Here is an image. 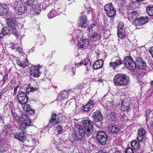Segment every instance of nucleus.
<instances>
[{"label": "nucleus", "mask_w": 153, "mask_h": 153, "mask_svg": "<svg viewBox=\"0 0 153 153\" xmlns=\"http://www.w3.org/2000/svg\"><path fill=\"white\" fill-rule=\"evenodd\" d=\"M136 60L135 63L131 56H126L124 60L125 66L129 70H134L137 66L143 62L142 59L140 58H137Z\"/></svg>", "instance_id": "nucleus-2"}, {"label": "nucleus", "mask_w": 153, "mask_h": 153, "mask_svg": "<svg viewBox=\"0 0 153 153\" xmlns=\"http://www.w3.org/2000/svg\"><path fill=\"white\" fill-rule=\"evenodd\" d=\"M35 1V0H27V3L28 5L32 6L34 5Z\"/></svg>", "instance_id": "nucleus-43"}, {"label": "nucleus", "mask_w": 153, "mask_h": 153, "mask_svg": "<svg viewBox=\"0 0 153 153\" xmlns=\"http://www.w3.org/2000/svg\"><path fill=\"white\" fill-rule=\"evenodd\" d=\"M82 123L85 130L80 125H75L74 128L75 135L79 140L82 139L84 137L85 133L88 136L90 135L93 132L92 123L90 120L88 119L83 120Z\"/></svg>", "instance_id": "nucleus-1"}, {"label": "nucleus", "mask_w": 153, "mask_h": 153, "mask_svg": "<svg viewBox=\"0 0 153 153\" xmlns=\"http://www.w3.org/2000/svg\"><path fill=\"white\" fill-rule=\"evenodd\" d=\"M19 88V86H17L14 88V95H15L17 93Z\"/></svg>", "instance_id": "nucleus-52"}, {"label": "nucleus", "mask_w": 153, "mask_h": 153, "mask_svg": "<svg viewBox=\"0 0 153 153\" xmlns=\"http://www.w3.org/2000/svg\"><path fill=\"white\" fill-rule=\"evenodd\" d=\"M2 33L5 35L10 33V30L6 27H4L2 29Z\"/></svg>", "instance_id": "nucleus-37"}, {"label": "nucleus", "mask_w": 153, "mask_h": 153, "mask_svg": "<svg viewBox=\"0 0 153 153\" xmlns=\"http://www.w3.org/2000/svg\"><path fill=\"white\" fill-rule=\"evenodd\" d=\"M146 131L143 128H141L138 130L137 140L139 142L143 141L146 136Z\"/></svg>", "instance_id": "nucleus-11"}, {"label": "nucleus", "mask_w": 153, "mask_h": 153, "mask_svg": "<svg viewBox=\"0 0 153 153\" xmlns=\"http://www.w3.org/2000/svg\"><path fill=\"white\" fill-rule=\"evenodd\" d=\"M14 49H16V51H18L19 53H21L22 52V49L20 46H18L17 45H15L14 46Z\"/></svg>", "instance_id": "nucleus-38"}, {"label": "nucleus", "mask_w": 153, "mask_h": 153, "mask_svg": "<svg viewBox=\"0 0 153 153\" xmlns=\"http://www.w3.org/2000/svg\"><path fill=\"white\" fill-rule=\"evenodd\" d=\"M120 104L121 105L120 109L123 111L128 110L130 108V103L127 101L121 100L120 101Z\"/></svg>", "instance_id": "nucleus-14"}, {"label": "nucleus", "mask_w": 153, "mask_h": 153, "mask_svg": "<svg viewBox=\"0 0 153 153\" xmlns=\"http://www.w3.org/2000/svg\"><path fill=\"white\" fill-rule=\"evenodd\" d=\"M56 15V12L54 10H51L48 16L49 18H51L54 17Z\"/></svg>", "instance_id": "nucleus-34"}, {"label": "nucleus", "mask_w": 153, "mask_h": 153, "mask_svg": "<svg viewBox=\"0 0 153 153\" xmlns=\"http://www.w3.org/2000/svg\"><path fill=\"white\" fill-rule=\"evenodd\" d=\"M69 92L70 91H69L64 90L63 91H61L60 93H64L65 92H66V94H65L62 95V97L65 99H67L68 98V95L69 94Z\"/></svg>", "instance_id": "nucleus-41"}, {"label": "nucleus", "mask_w": 153, "mask_h": 153, "mask_svg": "<svg viewBox=\"0 0 153 153\" xmlns=\"http://www.w3.org/2000/svg\"><path fill=\"white\" fill-rule=\"evenodd\" d=\"M97 140L98 142L102 145L105 144L107 139V136L103 131L98 132L97 135Z\"/></svg>", "instance_id": "nucleus-8"}, {"label": "nucleus", "mask_w": 153, "mask_h": 153, "mask_svg": "<svg viewBox=\"0 0 153 153\" xmlns=\"http://www.w3.org/2000/svg\"><path fill=\"white\" fill-rule=\"evenodd\" d=\"M123 63L122 61L120 59H117L114 62H111L110 63V65L111 67H112L113 68L117 66L122 64Z\"/></svg>", "instance_id": "nucleus-27"}, {"label": "nucleus", "mask_w": 153, "mask_h": 153, "mask_svg": "<svg viewBox=\"0 0 153 153\" xmlns=\"http://www.w3.org/2000/svg\"><path fill=\"white\" fill-rule=\"evenodd\" d=\"M104 10L107 16L109 17H113L116 13L112 3L105 5L104 6Z\"/></svg>", "instance_id": "nucleus-7"}, {"label": "nucleus", "mask_w": 153, "mask_h": 153, "mask_svg": "<svg viewBox=\"0 0 153 153\" xmlns=\"http://www.w3.org/2000/svg\"><path fill=\"white\" fill-rule=\"evenodd\" d=\"M78 25L81 27L85 28L88 26L87 19L86 16H82L79 18L78 22Z\"/></svg>", "instance_id": "nucleus-13"}, {"label": "nucleus", "mask_w": 153, "mask_h": 153, "mask_svg": "<svg viewBox=\"0 0 153 153\" xmlns=\"http://www.w3.org/2000/svg\"><path fill=\"white\" fill-rule=\"evenodd\" d=\"M18 99L19 103L22 105L27 102L28 97L25 93L22 92L18 94Z\"/></svg>", "instance_id": "nucleus-9"}, {"label": "nucleus", "mask_w": 153, "mask_h": 153, "mask_svg": "<svg viewBox=\"0 0 153 153\" xmlns=\"http://www.w3.org/2000/svg\"><path fill=\"white\" fill-rule=\"evenodd\" d=\"M81 41L80 42V48H85L88 46L89 44V40L88 39H83L82 38H81L80 39Z\"/></svg>", "instance_id": "nucleus-24"}, {"label": "nucleus", "mask_w": 153, "mask_h": 153, "mask_svg": "<svg viewBox=\"0 0 153 153\" xmlns=\"http://www.w3.org/2000/svg\"><path fill=\"white\" fill-rule=\"evenodd\" d=\"M92 117L93 120L95 122L100 121L102 120V115L99 111L94 112L93 114Z\"/></svg>", "instance_id": "nucleus-19"}, {"label": "nucleus", "mask_w": 153, "mask_h": 153, "mask_svg": "<svg viewBox=\"0 0 153 153\" xmlns=\"http://www.w3.org/2000/svg\"><path fill=\"white\" fill-rule=\"evenodd\" d=\"M141 25L145 24L148 20V18L147 16H142L139 18Z\"/></svg>", "instance_id": "nucleus-33"}, {"label": "nucleus", "mask_w": 153, "mask_h": 153, "mask_svg": "<svg viewBox=\"0 0 153 153\" xmlns=\"http://www.w3.org/2000/svg\"><path fill=\"white\" fill-rule=\"evenodd\" d=\"M114 82L116 85H126L129 82L128 77L126 75L119 74L116 75L114 79Z\"/></svg>", "instance_id": "nucleus-4"}, {"label": "nucleus", "mask_w": 153, "mask_h": 153, "mask_svg": "<svg viewBox=\"0 0 153 153\" xmlns=\"http://www.w3.org/2000/svg\"><path fill=\"white\" fill-rule=\"evenodd\" d=\"M50 6H47L46 8L45 9H47V10H48V9H50Z\"/></svg>", "instance_id": "nucleus-62"}, {"label": "nucleus", "mask_w": 153, "mask_h": 153, "mask_svg": "<svg viewBox=\"0 0 153 153\" xmlns=\"http://www.w3.org/2000/svg\"><path fill=\"white\" fill-rule=\"evenodd\" d=\"M98 153H106V152H103L102 150L99 151Z\"/></svg>", "instance_id": "nucleus-58"}, {"label": "nucleus", "mask_w": 153, "mask_h": 153, "mask_svg": "<svg viewBox=\"0 0 153 153\" xmlns=\"http://www.w3.org/2000/svg\"><path fill=\"white\" fill-rule=\"evenodd\" d=\"M56 128L59 133L61 134L63 132V129L61 126H58L56 127Z\"/></svg>", "instance_id": "nucleus-40"}, {"label": "nucleus", "mask_w": 153, "mask_h": 153, "mask_svg": "<svg viewBox=\"0 0 153 153\" xmlns=\"http://www.w3.org/2000/svg\"><path fill=\"white\" fill-rule=\"evenodd\" d=\"M17 122L20 126H21L24 129L27 126H30L31 123V121L27 116L25 115L18 118Z\"/></svg>", "instance_id": "nucleus-6"}, {"label": "nucleus", "mask_w": 153, "mask_h": 153, "mask_svg": "<svg viewBox=\"0 0 153 153\" xmlns=\"http://www.w3.org/2000/svg\"><path fill=\"white\" fill-rule=\"evenodd\" d=\"M108 104H110V105H113V103H112L111 102H110V101H109V102H108Z\"/></svg>", "instance_id": "nucleus-57"}, {"label": "nucleus", "mask_w": 153, "mask_h": 153, "mask_svg": "<svg viewBox=\"0 0 153 153\" xmlns=\"http://www.w3.org/2000/svg\"><path fill=\"white\" fill-rule=\"evenodd\" d=\"M3 92L2 91L0 92V97L3 94Z\"/></svg>", "instance_id": "nucleus-61"}, {"label": "nucleus", "mask_w": 153, "mask_h": 153, "mask_svg": "<svg viewBox=\"0 0 153 153\" xmlns=\"http://www.w3.org/2000/svg\"><path fill=\"white\" fill-rule=\"evenodd\" d=\"M82 64L87 66L86 68L87 71H88L89 70V68L91 66V63L89 59H85L79 62H75V65L76 67H79Z\"/></svg>", "instance_id": "nucleus-12"}, {"label": "nucleus", "mask_w": 153, "mask_h": 153, "mask_svg": "<svg viewBox=\"0 0 153 153\" xmlns=\"http://www.w3.org/2000/svg\"><path fill=\"white\" fill-rule=\"evenodd\" d=\"M38 89V88L36 87H33L30 86V85L29 84L27 86L26 88V92L27 93H29L30 92H33L35 91H36Z\"/></svg>", "instance_id": "nucleus-30"}, {"label": "nucleus", "mask_w": 153, "mask_h": 153, "mask_svg": "<svg viewBox=\"0 0 153 153\" xmlns=\"http://www.w3.org/2000/svg\"><path fill=\"white\" fill-rule=\"evenodd\" d=\"M84 84H80L77 85L76 88H77L79 90L81 89L83 86Z\"/></svg>", "instance_id": "nucleus-47"}, {"label": "nucleus", "mask_w": 153, "mask_h": 153, "mask_svg": "<svg viewBox=\"0 0 153 153\" xmlns=\"http://www.w3.org/2000/svg\"><path fill=\"white\" fill-rule=\"evenodd\" d=\"M22 107L24 111L27 112L29 114H33L34 113L35 110L31 109L29 105L25 104L22 105Z\"/></svg>", "instance_id": "nucleus-22"}, {"label": "nucleus", "mask_w": 153, "mask_h": 153, "mask_svg": "<svg viewBox=\"0 0 153 153\" xmlns=\"http://www.w3.org/2000/svg\"><path fill=\"white\" fill-rule=\"evenodd\" d=\"M131 145L132 147L136 150H138L140 147L139 143L135 140L132 141L131 142Z\"/></svg>", "instance_id": "nucleus-29"}, {"label": "nucleus", "mask_w": 153, "mask_h": 153, "mask_svg": "<svg viewBox=\"0 0 153 153\" xmlns=\"http://www.w3.org/2000/svg\"><path fill=\"white\" fill-rule=\"evenodd\" d=\"M149 52L153 57V46L149 50Z\"/></svg>", "instance_id": "nucleus-53"}, {"label": "nucleus", "mask_w": 153, "mask_h": 153, "mask_svg": "<svg viewBox=\"0 0 153 153\" xmlns=\"http://www.w3.org/2000/svg\"><path fill=\"white\" fill-rule=\"evenodd\" d=\"M32 141L34 143H35L36 142V141L35 140V139H32Z\"/></svg>", "instance_id": "nucleus-60"}, {"label": "nucleus", "mask_w": 153, "mask_h": 153, "mask_svg": "<svg viewBox=\"0 0 153 153\" xmlns=\"http://www.w3.org/2000/svg\"><path fill=\"white\" fill-rule=\"evenodd\" d=\"M116 114L114 112H111L110 114V120L112 121H115L116 119Z\"/></svg>", "instance_id": "nucleus-39"}, {"label": "nucleus", "mask_w": 153, "mask_h": 153, "mask_svg": "<svg viewBox=\"0 0 153 153\" xmlns=\"http://www.w3.org/2000/svg\"><path fill=\"white\" fill-rule=\"evenodd\" d=\"M146 10L149 16H153V5L148 6L146 8Z\"/></svg>", "instance_id": "nucleus-31"}, {"label": "nucleus", "mask_w": 153, "mask_h": 153, "mask_svg": "<svg viewBox=\"0 0 153 153\" xmlns=\"http://www.w3.org/2000/svg\"><path fill=\"white\" fill-rule=\"evenodd\" d=\"M13 7L14 9L15 12L19 15L24 14L27 10L26 4L21 0L15 1Z\"/></svg>", "instance_id": "nucleus-3"}, {"label": "nucleus", "mask_w": 153, "mask_h": 153, "mask_svg": "<svg viewBox=\"0 0 153 153\" xmlns=\"http://www.w3.org/2000/svg\"><path fill=\"white\" fill-rule=\"evenodd\" d=\"M138 16L137 11L136 10L132 11L130 13H128V17L129 20L131 21H133L136 19Z\"/></svg>", "instance_id": "nucleus-25"}, {"label": "nucleus", "mask_w": 153, "mask_h": 153, "mask_svg": "<svg viewBox=\"0 0 153 153\" xmlns=\"http://www.w3.org/2000/svg\"><path fill=\"white\" fill-rule=\"evenodd\" d=\"M66 92L64 93H59L57 99V101L58 102H61L62 100L65 99L62 97V95L66 94Z\"/></svg>", "instance_id": "nucleus-36"}, {"label": "nucleus", "mask_w": 153, "mask_h": 153, "mask_svg": "<svg viewBox=\"0 0 153 153\" xmlns=\"http://www.w3.org/2000/svg\"><path fill=\"white\" fill-rule=\"evenodd\" d=\"M15 137L23 142H24L26 139V135L23 132L16 133L15 135Z\"/></svg>", "instance_id": "nucleus-17"}, {"label": "nucleus", "mask_w": 153, "mask_h": 153, "mask_svg": "<svg viewBox=\"0 0 153 153\" xmlns=\"http://www.w3.org/2000/svg\"><path fill=\"white\" fill-rule=\"evenodd\" d=\"M7 24L8 26L12 29V32L17 38H19V34L18 32L17 28L18 23L15 20L14 18L10 17L7 20Z\"/></svg>", "instance_id": "nucleus-5"}, {"label": "nucleus", "mask_w": 153, "mask_h": 153, "mask_svg": "<svg viewBox=\"0 0 153 153\" xmlns=\"http://www.w3.org/2000/svg\"><path fill=\"white\" fill-rule=\"evenodd\" d=\"M32 13L35 16L38 15L41 12L40 8L39 5L37 6L36 4H34L32 6Z\"/></svg>", "instance_id": "nucleus-23"}, {"label": "nucleus", "mask_w": 153, "mask_h": 153, "mask_svg": "<svg viewBox=\"0 0 153 153\" xmlns=\"http://www.w3.org/2000/svg\"><path fill=\"white\" fill-rule=\"evenodd\" d=\"M100 38V35L97 33L92 34L90 38V39L92 41L96 42L98 41Z\"/></svg>", "instance_id": "nucleus-26"}, {"label": "nucleus", "mask_w": 153, "mask_h": 153, "mask_svg": "<svg viewBox=\"0 0 153 153\" xmlns=\"http://www.w3.org/2000/svg\"><path fill=\"white\" fill-rule=\"evenodd\" d=\"M113 153H121L120 151H116Z\"/></svg>", "instance_id": "nucleus-59"}, {"label": "nucleus", "mask_w": 153, "mask_h": 153, "mask_svg": "<svg viewBox=\"0 0 153 153\" xmlns=\"http://www.w3.org/2000/svg\"><path fill=\"white\" fill-rule=\"evenodd\" d=\"M4 120L3 116L0 115V123L3 122Z\"/></svg>", "instance_id": "nucleus-54"}, {"label": "nucleus", "mask_w": 153, "mask_h": 153, "mask_svg": "<svg viewBox=\"0 0 153 153\" xmlns=\"http://www.w3.org/2000/svg\"><path fill=\"white\" fill-rule=\"evenodd\" d=\"M96 54L97 56V59L98 60L99 59H98L99 57L102 59V58L101 57V56L102 55V53H100V52H96Z\"/></svg>", "instance_id": "nucleus-48"}, {"label": "nucleus", "mask_w": 153, "mask_h": 153, "mask_svg": "<svg viewBox=\"0 0 153 153\" xmlns=\"http://www.w3.org/2000/svg\"><path fill=\"white\" fill-rule=\"evenodd\" d=\"M14 1L13 0H8V3L9 4L13 7V5L14 4Z\"/></svg>", "instance_id": "nucleus-49"}, {"label": "nucleus", "mask_w": 153, "mask_h": 153, "mask_svg": "<svg viewBox=\"0 0 153 153\" xmlns=\"http://www.w3.org/2000/svg\"><path fill=\"white\" fill-rule=\"evenodd\" d=\"M5 36V35H4V34H3V33H0V40L3 37Z\"/></svg>", "instance_id": "nucleus-55"}, {"label": "nucleus", "mask_w": 153, "mask_h": 153, "mask_svg": "<svg viewBox=\"0 0 153 153\" xmlns=\"http://www.w3.org/2000/svg\"><path fill=\"white\" fill-rule=\"evenodd\" d=\"M12 114L14 117V120H17H17L18 119V118H19V117H18L16 113L15 114L13 112V110L12 111Z\"/></svg>", "instance_id": "nucleus-46"}, {"label": "nucleus", "mask_w": 153, "mask_h": 153, "mask_svg": "<svg viewBox=\"0 0 153 153\" xmlns=\"http://www.w3.org/2000/svg\"><path fill=\"white\" fill-rule=\"evenodd\" d=\"M108 128L109 131L112 133H117L120 130V128L118 126L113 124H109Z\"/></svg>", "instance_id": "nucleus-16"}, {"label": "nucleus", "mask_w": 153, "mask_h": 153, "mask_svg": "<svg viewBox=\"0 0 153 153\" xmlns=\"http://www.w3.org/2000/svg\"><path fill=\"white\" fill-rule=\"evenodd\" d=\"M117 35L118 37L120 38H123L125 37V33L124 30H118Z\"/></svg>", "instance_id": "nucleus-32"}, {"label": "nucleus", "mask_w": 153, "mask_h": 153, "mask_svg": "<svg viewBox=\"0 0 153 153\" xmlns=\"http://www.w3.org/2000/svg\"><path fill=\"white\" fill-rule=\"evenodd\" d=\"M7 5L3 4H0V16H2L7 14L8 11Z\"/></svg>", "instance_id": "nucleus-20"}, {"label": "nucleus", "mask_w": 153, "mask_h": 153, "mask_svg": "<svg viewBox=\"0 0 153 153\" xmlns=\"http://www.w3.org/2000/svg\"><path fill=\"white\" fill-rule=\"evenodd\" d=\"M98 59H99L97 61L94 65V68L95 69L101 68L103 64V62L102 59L99 57Z\"/></svg>", "instance_id": "nucleus-21"}, {"label": "nucleus", "mask_w": 153, "mask_h": 153, "mask_svg": "<svg viewBox=\"0 0 153 153\" xmlns=\"http://www.w3.org/2000/svg\"><path fill=\"white\" fill-rule=\"evenodd\" d=\"M41 66H32L30 69L31 74L34 77H38L41 72L39 71V68Z\"/></svg>", "instance_id": "nucleus-10"}, {"label": "nucleus", "mask_w": 153, "mask_h": 153, "mask_svg": "<svg viewBox=\"0 0 153 153\" xmlns=\"http://www.w3.org/2000/svg\"><path fill=\"white\" fill-rule=\"evenodd\" d=\"M94 108L93 102L91 100H90L88 103L86 105L82 106L81 109L83 111H87L92 110Z\"/></svg>", "instance_id": "nucleus-15"}, {"label": "nucleus", "mask_w": 153, "mask_h": 153, "mask_svg": "<svg viewBox=\"0 0 153 153\" xmlns=\"http://www.w3.org/2000/svg\"><path fill=\"white\" fill-rule=\"evenodd\" d=\"M137 67L140 69L144 70L146 68L147 66L146 63L143 61Z\"/></svg>", "instance_id": "nucleus-35"}, {"label": "nucleus", "mask_w": 153, "mask_h": 153, "mask_svg": "<svg viewBox=\"0 0 153 153\" xmlns=\"http://www.w3.org/2000/svg\"><path fill=\"white\" fill-rule=\"evenodd\" d=\"M54 144H55V145H57L58 144V142L56 141H55V142H54Z\"/></svg>", "instance_id": "nucleus-63"}, {"label": "nucleus", "mask_w": 153, "mask_h": 153, "mask_svg": "<svg viewBox=\"0 0 153 153\" xmlns=\"http://www.w3.org/2000/svg\"><path fill=\"white\" fill-rule=\"evenodd\" d=\"M126 153H134L133 150L131 148H127L126 150Z\"/></svg>", "instance_id": "nucleus-45"}, {"label": "nucleus", "mask_w": 153, "mask_h": 153, "mask_svg": "<svg viewBox=\"0 0 153 153\" xmlns=\"http://www.w3.org/2000/svg\"><path fill=\"white\" fill-rule=\"evenodd\" d=\"M132 22H133V23L136 25H141L139 18L138 19H136Z\"/></svg>", "instance_id": "nucleus-42"}, {"label": "nucleus", "mask_w": 153, "mask_h": 153, "mask_svg": "<svg viewBox=\"0 0 153 153\" xmlns=\"http://www.w3.org/2000/svg\"><path fill=\"white\" fill-rule=\"evenodd\" d=\"M17 63L19 65L22 66L23 68L28 66L29 65V62L27 58L25 62H21L20 60H17Z\"/></svg>", "instance_id": "nucleus-28"}, {"label": "nucleus", "mask_w": 153, "mask_h": 153, "mask_svg": "<svg viewBox=\"0 0 153 153\" xmlns=\"http://www.w3.org/2000/svg\"><path fill=\"white\" fill-rule=\"evenodd\" d=\"M123 26L124 25L123 23L122 22H120L118 24V30H123Z\"/></svg>", "instance_id": "nucleus-44"}, {"label": "nucleus", "mask_w": 153, "mask_h": 153, "mask_svg": "<svg viewBox=\"0 0 153 153\" xmlns=\"http://www.w3.org/2000/svg\"><path fill=\"white\" fill-rule=\"evenodd\" d=\"M75 68H74V69H73V75H74L75 74Z\"/></svg>", "instance_id": "nucleus-56"}, {"label": "nucleus", "mask_w": 153, "mask_h": 153, "mask_svg": "<svg viewBox=\"0 0 153 153\" xmlns=\"http://www.w3.org/2000/svg\"><path fill=\"white\" fill-rule=\"evenodd\" d=\"M151 85H153V81H151Z\"/></svg>", "instance_id": "nucleus-64"}, {"label": "nucleus", "mask_w": 153, "mask_h": 153, "mask_svg": "<svg viewBox=\"0 0 153 153\" xmlns=\"http://www.w3.org/2000/svg\"><path fill=\"white\" fill-rule=\"evenodd\" d=\"M59 120L58 115L56 114H53L49 121V124L51 125L54 126L58 123Z\"/></svg>", "instance_id": "nucleus-18"}, {"label": "nucleus", "mask_w": 153, "mask_h": 153, "mask_svg": "<svg viewBox=\"0 0 153 153\" xmlns=\"http://www.w3.org/2000/svg\"><path fill=\"white\" fill-rule=\"evenodd\" d=\"M151 112L150 110H148L146 112V120H147V117H148L149 114Z\"/></svg>", "instance_id": "nucleus-50"}, {"label": "nucleus", "mask_w": 153, "mask_h": 153, "mask_svg": "<svg viewBox=\"0 0 153 153\" xmlns=\"http://www.w3.org/2000/svg\"><path fill=\"white\" fill-rule=\"evenodd\" d=\"M8 79V75H5L3 78V84L4 83V82L7 80Z\"/></svg>", "instance_id": "nucleus-51"}]
</instances>
